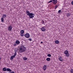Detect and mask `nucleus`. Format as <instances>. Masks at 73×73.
Instances as JSON below:
<instances>
[{
	"mask_svg": "<svg viewBox=\"0 0 73 73\" xmlns=\"http://www.w3.org/2000/svg\"><path fill=\"white\" fill-rule=\"evenodd\" d=\"M14 51L15 52V53L14 54V55L11 56L10 57V60H12L13 59V58H14V57H15V56H16V54H17V52L18 51V49L15 48Z\"/></svg>",
	"mask_w": 73,
	"mask_h": 73,
	"instance_id": "f257e3e1",
	"label": "nucleus"
},
{
	"mask_svg": "<svg viewBox=\"0 0 73 73\" xmlns=\"http://www.w3.org/2000/svg\"><path fill=\"white\" fill-rule=\"evenodd\" d=\"M28 15L29 16L30 19H33L35 16V14L32 13H30L29 11H28Z\"/></svg>",
	"mask_w": 73,
	"mask_h": 73,
	"instance_id": "f03ea898",
	"label": "nucleus"
},
{
	"mask_svg": "<svg viewBox=\"0 0 73 73\" xmlns=\"http://www.w3.org/2000/svg\"><path fill=\"white\" fill-rule=\"evenodd\" d=\"M26 48H25L24 47V46H21L19 48V52L21 53H22V52H23L25 50Z\"/></svg>",
	"mask_w": 73,
	"mask_h": 73,
	"instance_id": "7ed1b4c3",
	"label": "nucleus"
},
{
	"mask_svg": "<svg viewBox=\"0 0 73 73\" xmlns=\"http://www.w3.org/2000/svg\"><path fill=\"white\" fill-rule=\"evenodd\" d=\"M64 53V54H66V57H69V56H70L69 53H68L69 52H68V50H65Z\"/></svg>",
	"mask_w": 73,
	"mask_h": 73,
	"instance_id": "20e7f679",
	"label": "nucleus"
},
{
	"mask_svg": "<svg viewBox=\"0 0 73 73\" xmlns=\"http://www.w3.org/2000/svg\"><path fill=\"white\" fill-rule=\"evenodd\" d=\"M20 43V42L18 40H16L15 41V43L14 44V46H15L16 45H18Z\"/></svg>",
	"mask_w": 73,
	"mask_h": 73,
	"instance_id": "39448f33",
	"label": "nucleus"
},
{
	"mask_svg": "<svg viewBox=\"0 0 73 73\" xmlns=\"http://www.w3.org/2000/svg\"><path fill=\"white\" fill-rule=\"evenodd\" d=\"M8 29L9 31H11V30H12V26L11 25L9 26Z\"/></svg>",
	"mask_w": 73,
	"mask_h": 73,
	"instance_id": "423d86ee",
	"label": "nucleus"
},
{
	"mask_svg": "<svg viewBox=\"0 0 73 73\" xmlns=\"http://www.w3.org/2000/svg\"><path fill=\"white\" fill-rule=\"evenodd\" d=\"M45 27H44L41 28V29L42 32H44V31H46V29H45Z\"/></svg>",
	"mask_w": 73,
	"mask_h": 73,
	"instance_id": "0eeeda50",
	"label": "nucleus"
},
{
	"mask_svg": "<svg viewBox=\"0 0 73 73\" xmlns=\"http://www.w3.org/2000/svg\"><path fill=\"white\" fill-rule=\"evenodd\" d=\"M2 18H3V19H5L6 17H7V15L6 14H3V15L2 16Z\"/></svg>",
	"mask_w": 73,
	"mask_h": 73,
	"instance_id": "6e6552de",
	"label": "nucleus"
},
{
	"mask_svg": "<svg viewBox=\"0 0 73 73\" xmlns=\"http://www.w3.org/2000/svg\"><path fill=\"white\" fill-rule=\"evenodd\" d=\"M6 72H11V70L9 68H7L6 69Z\"/></svg>",
	"mask_w": 73,
	"mask_h": 73,
	"instance_id": "1a4fd4ad",
	"label": "nucleus"
},
{
	"mask_svg": "<svg viewBox=\"0 0 73 73\" xmlns=\"http://www.w3.org/2000/svg\"><path fill=\"white\" fill-rule=\"evenodd\" d=\"M57 3V0H56V1H53L52 2V3L54 4H56Z\"/></svg>",
	"mask_w": 73,
	"mask_h": 73,
	"instance_id": "9d476101",
	"label": "nucleus"
},
{
	"mask_svg": "<svg viewBox=\"0 0 73 73\" xmlns=\"http://www.w3.org/2000/svg\"><path fill=\"white\" fill-rule=\"evenodd\" d=\"M46 69V67L44 65L43 66V69L44 70H45Z\"/></svg>",
	"mask_w": 73,
	"mask_h": 73,
	"instance_id": "9b49d317",
	"label": "nucleus"
},
{
	"mask_svg": "<svg viewBox=\"0 0 73 73\" xmlns=\"http://www.w3.org/2000/svg\"><path fill=\"white\" fill-rule=\"evenodd\" d=\"M55 44H58L59 43V41L58 40H56L55 41Z\"/></svg>",
	"mask_w": 73,
	"mask_h": 73,
	"instance_id": "f8f14e48",
	"label": "nucleus"
},
{
	"mask_svg": "<svg viewBox=\"0 0 73 73\" xmlns=\"http://www.w3.org/2000/svg\"><path fill=\"white\" fill-rule=\"evenodd\" d=\"M58 59L60 61H62V57L61 56H60V57Z\"/></svg>",
	"mask_w": 73,
	"mask_h": 73,
	"instance_id": "ddd939ff",
	"label": "nucleus"
},
{
	"mask_svg": "<svg viewBox=\"0 0 73 73\" xmlns=\"http://www.w3.org/2000/svg\"><path fill=\"white\" fill-rule=\"evenodd\" d=\"M46 60L47 61H49L50 60V58H48L46 59Z\"/></svg>",
	"mask_w": 73,
	"mask_h": 73,
	"instance_id": "4468645a",
	"label": "nucleus"
},
{
	"mask_svg": "<svg viewBox=\"0 0 73 73\" xmlns=\"http://www.w3.org/2000/svg\"><path fill=\"white\" fill-rule=\"evenodd\" d=\"M24 31L23 30H22L20 31V33L21 34H23L24 33Z\"/></svg>",
	"mask_w": 73,
	"mask_h": 73,
	"instance_id": "2eb2a0df",
	"label": "nucleus"
},
{
	"mask_svg": "<svg viewBox=\"0 0 73 73\" xmlns=\"http://www.w3.org/2000/svg\"><path fill=\"white\" fill-rule=\"evenodd\" d=\"M3 71H6V70H7V69H6L5 68H3Z\"/></svg>",
	"mask_w": 73,
	"mask_h": 73,
	"instance_id": "dca6fc26",
	"label": "nucleus"
},
{
	"mask_svg": "<svg viewBox=\"0 0 73 73\" xmlns=\"http://www.w3.org/2000/svg\"><path fill=\"white\" fill-rule=\"evenodd\" d=\"M70 16V14H69V13H67V17H69Z\"/></svg>",
	"mask_w": 73,
	"mask_h": 73,
	"instance_id": "f3484780",
	"label": "nucleus"
},
{
	"mask_svg": "<svg viewBox=\"0 0 73 73\" xmlns=\"http://www.w3.org/2000/svg\"><path fill=\"white\" fill-rule=\"evenodd\" d=\"M25 37H26V38H28V34H25Z\"/></svg>",
	"mask_w": 73,
	"mask_h": 73,
	"instance_id": "a211bd4d",
	"label": "nucleus"
},
{
	"mask_svg": "<svg viewBox=\"0 0 73 73\" xmlns=\"http://www.w3.org/2000/svg\"><path fill=\"white\" fill-rule=\"evenodd\" d=\"M48 57H51V55L50 54H48L47 55Z\"/></svg>",
	"mask_w": 73,
	"mask_h": 73,
	"instance_id": "6ab92c4d",
	"label": "nucleus"
},
{
	"mask_svg": "<svg viewBox=\"0 0 73 73\" xmlns=\"http://www.w3.org/2000/svg\"><path fill=\"white\" fill-rule=\"evenodd\" d=\"M1 22H3L4 21V18H1Z\"/></svg>",
	"mask_w": 73,
	"mask_h": 73,
	"instance_id": "aec40b11",
	"label": "nucleus"
},
{
	"mask_svg": "<svg viewBox=\"0 0 73 73\" xmlns=\"http://www.w3.org/2000/svg\"><path fill=\"white\" fill-rule=\"evenodd\" d=\"M23 60H27V58L26 57H24L23 58Z\"/></svg>",
	"mask_w": 73,
	"mask_h": 73,
	"instance_id": "412c9836",
	"label": "nucleus"
},
{
	"mask_svg": "<svg viewBox=\"0 0 73 73\" xmlns=\"http://www.w3.org/2000/svg\"><path fill=\"white\" fill-rule=\"evenodd\" d=\"M70 72L71 73H73V69H71L70 70Z\"/></svg>",
	"mask_w": 73,
	"mask_h": 73,
	"instance_id": "4be33fe9",
	"label": "nucleus"
},
{
	"mask_svg": "<svg viewBox=\"0 0 73 73\" xmlns=\"http://www.w3.org/2000/svg\"><path fill=\"white\" fill-rule=\"evenodd\" d=\"M30 37V35L29 33H28V38Z\"/></svg>",
	"mask_w": 73,
	"mask_h": 73,
	"instance_id": "5701e85b",
	"label": "nucleus"
},
{
	"mask_svg": "<svg viewBox=\"0 0 73 73\" xmlns=\"http://www.w3.org/2000/svg\"><path fill=\"white\" fill-rule=\"evenodd\" d=\"M58 5H56L54 7V9H56V8H57V7H58Z\"/></svg>",
	"mask_w": 73,
	"mask_h": 73,
	"instance_id": "b1692460",
	"label": "nucleus"
},
{
	"mask_svg": "<svg viewBox=\"0 0 73 73\" xmlns=\"http://www.w3.org/2000/svg\"><path fill=\"white\" fill-rule=\"evenodd\" d=\"M61 10H59L58 11V13H61Z\"/></svg>",
	"mask_w": 73,
	"mask_h": 73,
	"instance_id": "393cba45",
	"label": "nucleus"
},
{
	"mask_svg": "<svg viewBox=\"0 0 73 73\" xmlns=\"http://www.w3.org/2000/svg\"><path fill=\"white\" fill-rule=\"evenodd\" d=\"M28 40L30 41H31L32 40V38H29Z\"/></svg>",
	"mask_w": 73,
	"mask_h": 73,
	"instance_id": "a878e982",
	"label": "nucleus"
},
{
	"mask_svg": "<svg viewBox=\"0 0 73 73\" xmlns=\"http://www.w3.org/2000/svg\"><path fill=\"white\" fill-rule=\"evenodd\" d=\"M21 36L23 37V36L24 35H23V34H21Z\"/></svg>",
	"mask_w": 73,
	"mask_h": 73,
	"instance_id": "bb28decb",
	"label": "nucleus"
},
{
	"mask_svg": "<svg viewBox=\"0 0 73 73\" xmlns=\"http://www.w3.org/2000/svg\"><path fill=\"white\" fill-rule=\"evenodd\" d=\"M52 1L51 0L48 3H52Z\"/></svg>",
	"mask_w": 73,
	"mask_h": 73,
	"instance_id": "cd10ccee",
	"label": "nucleus"
},
{
	"mask_svg": "<svg viewBox=\"0 0 73 73\" xmlns=\"http://www.w3.org/2000/svg\"><path fill=\"white\" fill-rule=\"evenodd\" d=\"M42 21V24H44V21Z\"/></svg>",
	"mask_w": 73,
	"mask_h": 73,
	"instance_id": "c85d7f7f",
	"label": "nucleus"
},
{
	"mask_svg": "<svg viewBox=\"0 0 73 73\" xmlns=\"http://www.w3.org/2000/svg\"><path fill=\"white\" fill-rule=\"evenodd\" d=\"M44 66H45L46 67V68H47V67H48V65H44Z\"/></svg>",
	"mask_w": 73,
	"mask_h": 73,
	"instance_id": "c756f323",
	"label": "nucleus"
},
{
	"mask_svg": "<svg viewBox=\"0 0 73 73\" xmlns=\"http://www.w3.org/2000/svg\"><path fill=\"white\" fill-rule=\"evenodd\" d=\"M71 4H72V5H73V1L71 2Z\"/></svg>",
	"mask_w": 73,
	"mask_h": 73,
	"instance_id": "7c9ffc66",
	"label": "nucleus"
},
{
	"mask_svg": "<svg viewBox=\"0 0 73 73\" xmlns=\"http://www.w3.org/2000/svg\"><path fill=\"white\" fill-rule=\"evenodd\" d=\"M26 12H27V15H28V11H26Z\"/></svg>",
	"mask_w": 73,
	"mask_h": 73,
	"instance_id": "2f4dec72",
	"label": "nucleus"
},
{
	"mask_svg": "<svg viewBox=\"0 0 73 73\" xmlns=\"http://www.w3.org/2000/svg\"><path fill=\"white\" fill-rule=\"evenodd\" d=\"M12 73H15V72H14L13 71L12 72Z\"/></svg>",
	"mask_w": 73,
	"mask_h": 73,
	"instance_id": "473e14b6",
	"label": "nucleus"
},
{
	"mask_svg": "<svg viewBox=\"0 0 73 73\" xmlns=\"http://www.w3.org/2000/svg\"><path fill=\"white\" fill-rule=\"evenodd\" d=\"M43 42H41V44H42Z\"/></svg>",
	"mask_w": 73,
	"mask_h": 73,
	"instance_id": "72a5a7b5",
	"label": "nucleus"
},
{
	"mask_svg": "<svg viewBox=\"0 0 73 73\" xmlns=\"http://www.w3.org/2000/svg\"><path fill=\"white\" fill-rule=\"evenodd\" d=\"M1 60V58L0 57V60Z\"/></svg>",
	"mask_w": 73,
	"mask_h": 73,
	"instance_id": "f704fd0d",
	"label": "nucleus"
}]
</instances>
